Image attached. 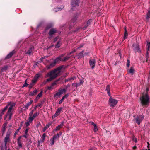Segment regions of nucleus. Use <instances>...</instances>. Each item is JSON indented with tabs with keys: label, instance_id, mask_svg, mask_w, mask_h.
Listing matches in <instances>:
<instances>
[{
	"label": "nucleus",
	"instance_id": "obj_13",
	"mask_svg": "<svg viewBox=\"0 0 150 150\" xmlns=\"http://www.w3.org/2000/svg\"><path fill=\"white\" fill-rule=\"evenodd\" d=\"M133 49L136 52H139L140 50L139 47V44L137 43L133 44Z\"/></svg>",
	"mask_w": 150,
	"mask_h": 150
},
{
	"label": "nucleus",
	"instance_id": "obj_44",
	"mask_svg": "<svg viewBox=\"0 0 150 150\" xmlns=\"http://www.w3.org/2000/svg\"><path fill=\"white\" fill-rule=\"evenodd\" d=\"M34 110H31V111L29 113V117H30L32 116L33 113L34 112Z\"/></svg>",
	"mask_w": 150,
	"mask_h": 150
},
{
	"label": "nucleus",
	"instance_id": "obj_33",
	"mask_svg": "<svg viewBox=\"0 0 150 150\" xmlns=\"http://www.w3.org/2000/svg\"><path fill=\"white\" fill-rule=\"evenodd\" d=\"M135 71V70L134 69L133 67H131L129 70V72L130 73L132 74H133L134 72Z\"/></svg>",
	"mask_w": 150,
	"mask_h": 150
},
{
	"label": "nucleus",
	"instance_id": "obj_15",
	"mask_svg": "<svg viewBox=\"0 0 150 150\" xmlns=\"http://www.w3.org/2000/svg\"><path fill=\"white\" fill-rule=\"evenodd\" d=\"M89 64L92 68L93 69L95 67V61L94 59L90 60H89Z\"/></svg>",
	"mask_w": 150,
	"mask_h": 150
},
{
	"label": "nucleus",
	"instance_id": "obj_48",
	"mask_svg": "<svg viewBox=\"0 0 150 150\" xmlns=\"http://www.w3.org/2000/svg\"><path fill=\"white\" fill-rule=\"evenodd\" d=\"M26 80L24 83V84L22 86V88H23L25 86H27L28 85V84L26 83Z\"/></svg>",
	"mask_w": 150,
	"mask_h": 150
},
{
	"label": "nucleus",
	"instance_id": "obj_63",
	"mask_svg": "<svg viewBox=\"0 0 150 150\" xmlns=\"http://www.w3.org/2000/svg\"><path fill=\"white\" fill-rule=\"evenodd\" d=\"M91 125H94V126H95V125H96L95 124H94L93 122H91Z\"/></svg>",
	"mask_w": 150,
	"mask_h": 150
},
{
	"label": "nucleus",
	"instance_id": "obj_36",
	"mask_svg": "<svg viewBox=\"0 0 150 150\" xmlns=\"http://www.w3.org/2000/svg\"><path fill=\"white\" fill-rule=\"evenodd\" d=\"M55 140L53 138H52L50 139V141L51 142L50 144L51 145H53L54 144L55 142Z\"/></svg>",
	"mask_w": 150,
	"mask_h": 150
},
{
	"label": "nucleus",
	"instance_id": "obj_52",
	"mask_svg": "<svg viewBox=\"0 0 150 150\" xmlns=\"http://www.w3.org/2000/svg\"><path fill=\"white\" fill-rule=\"evenodd\" d=\"M133 140L135 142H137V139L136 138H135L134 137H133Z\"/></svg>",
	"mask_w": 150,
	"mask_h": 150
},
{
	"label": "nucleus",
	"instance_id": "obj_40",
	"mask_svg": "<svg viewBox=\"0 0 150 150\" xmlns=\"http://www.w3.org/2000/svg\"><path fill=\"white\" fill-rule=\"evenodd\" d=\"M50 77L46 81V82H49L51 81L52 80H53V79H54L52 77L50 76Z\"/></svg>",
	"mask_w": 150,
	"mask_h": 150
},
{
	"label": "nucleus",
	"instance_id": "obj_31",
	"mask_svg": "<svg viewBox=\"0 0 150 150\" xmlns=\"http://www.w3.org/2000/svg\"><path fill=\"white\" fill-rule=\"evenodd\" d=\"M62 109V107L59 108L56 112L57 114L58 115H59L60 114L61 112V111Z\"/></svg>",
	"mask_w": 150,
	"mask_h": 150
},
{
	"label": "nucleus",
	"instance_id": "obj_5",
	"mask_svg": "<svg viewBox=\"0 0 150 150\" xmlns=\"http://www.w3.org/2000/svg\"><path fill=\"white\" fill-rule=\"evenodd\" d=\"M39 112H36L34 113L33 116L29 117L26 122H25V125L26 126H28L34 120L35 118L36 117L39 115Z\"/></svg>",
	"mask_w": 150,
	"mask_h": 150
},
{
	"label": "nucleus",
	"instance_id": "obj_11",
	"mask_svg": "<svg viewBox=\"0 0 150 150\" xmlns=\"http://www.w3.org/2000/svg\"><path fill=\"white\" fill-rule=\"evenodd\" d=\"M42 76V74L40 73H38L34 76V79L32 80V82L35 83L38 81V78Z\"/></svg>",
	"mask_w": 150,
	"mask_h": 150
},
{
	"label": "nucleus",
	"instance_id": "obj_8",
	"mask_svg": "<svg viewBox=\"0 0 150 150\" xmlns=\"http://www.w3.org/2000/svg\"><path fill=\"white\" fill-rule=\"evenodd\" d=\"M118 101L117 100L113 98L112 96L110 97L108 104L109 105L112 107H114L117 104Z\"/></svg>",
	"mask_w": 150,
	"mask_h": 150
},
{
	"label": "nucleus",
	"instance_id": "obj_1",
	"mask_svg": "<svg viewBox=\"0 0 150 150\" xmlns=\"http://www.w3.org/2000/svg\"><path fill=\"white\" fill-rule=\"evenodd\" d=\"M15 103L13 102H10L8 103V104L2 110L1 113L4 115V112L7 110L9 106L7 113L5 116L4 119H6L7 116L8 117V120L11 119V117L13 114V107L15 106Z\"/></svg>",
	"mask_w": 150,
	"mask_h": 150
},
{
	"label": "nucleus",
	"instance_id": "obj_30",
	"mask_svg": "<svg viewBox=\"0 0 150 150\" xmlns=\"http://www.w3.org/2000/svg\"><path fill=\"white\" fill-rule=\"evenodd\" d=\"M14 51H13L10 53L6 56V59H8L11 57L14 54Z\"/></svg>",
	"mask_w": 150,
	"mask_h": 150
},
{
	"label": "nucleus",
	"instance_id": "obj_22",
	"mask_svg": "<svg viewBox=\"0 0 150 150\" xmlns=\"http://www.w3.org/2000/svg\"><path fill=\"white\" fill-rule=\"evenodd\" d=\"M20 138H19L18 139V147L19 148H21L22 146V145L21 142L20 141Z\"/></svg>",
	"mask_w": 150,
	"mask_h": 150
},
{
	"label": "nucleus",
	"instance_id": "obj_34",
	"mask_svg": "<svg viewBox=\"0 0 150 150\" xmlns=\"http://www.w3.org/2000/svg\"><path fill=\"white\" fill-rule=\"evenodd\" d=\"M1 150H6L7 148L5 149L4 146V144H1L0 146Z\"/></svg>",
	"mask_w": 150,
	"mask_h": 150
},
{
	"label": "nucleus",
	"instance_id": "obj_62",
	"mask_svg": "<svg viewBox=\"0 0 150 150\" xmlns=\"http://www.w3.org/2000/svg\"><path fill=\"white\" fill-rule=\"evenodd\" d=\"M34 83H33L32 82V83L30 84V86L31 87H32L34 85Z\"/></svg>",
	"mask_w": 150,
	"mask_h": 150
},
{
	"label": "nucleus",
	"instance_id": "obj_23",
	"mask_svg": "<svg viewBox=\"0 0 150 150\" xmlns=\"http://www.w3.org/2000/svg\"><path fill=\"white\" fill-rule=\"evenodd\" d=\"M7 124L5 123L3 125V127L1 129L3 133H4L6 130V127L7 125Z\"/></svg>",
	"mask_w": 150,
	"mask_h": 150
},
{
	"label": "nucleus",
	"instance_id": "obj_56",
	"mask_svg": "<svg viewBox=\"0 0 150 150\" xmlns=\"http://www.w3.org/2000/svg\"><path fill=\"white\" fill-rule=\"evenodd\" d=\"M3 115V113L2 114L1 113L0 114V120H1L2 118V116Z\"/></svg>",
	"mask_w": 150,
	"mask_h": 150
},
{
	"label": "nucleus",
	"instance_id": "obj_4",
	"mask_svg": "<svg viewBox=\"0 0 150 150\" xmlns=\"http://www.w3.org/2000/svg\"><path fill=\"white\" fill-rule=\"evenodd\" d=\"M61 69L62 67H60L52 71L47 74L45 77L51 76L54 79L59 75L61 72Z\"/></svg>",
	"mask_w": 150,
	"mask_h": 150
},
{
	"label": "nucleus",
	"instance_id": "obj_55",
	"mask_svg": "<svg viewBox=\"0 0 150 150\" xmlns=\"http://www.w3.org/2000/svg\"><path fill=\"white\" fill-rule=\"evenodd\" d=\"M62 132H59L58 134H57L58 135V136L59 137L60 136H61L62 134Z\"/></svg>",
	"mask_w": 150,
	"mask_h": 150
},
{
	"label": "nucleus",
	"instance_id": "obj_45",
	"mask_svg": "<svg viewBox=\"0 0 150 150\" xmlns=\"http://www.w3.org/2000/svg\"><path fill=\"white\" fill-rule=\"evenodd\" d=\"M98 130V129L97 127L96 126V125H95L94 126V128H93V131L95 132H96Z\"/></svg>",
	"mask_w": 150,
	"mask_h": 150
},
{
	"label": "nucleus",
	"instance_id": "obj_25",
	"mask_svg": "<svg viewBox=\"0 0 150 150\" xmlns=\"http://www.w3.org/2000/svg\"><path fill=\"white\" fill-rule=\"evenodd\" d=\"M68 96V94L65 95L64 96H63L61 100L59 101V104H61L63 100L66 98Z\"/></svg>",
	"mask_w": 150,
	"mask_h": 150
},
{
	"label": "nucleus",
	"instance_id": "obj_10",
	"mask_svg": "<svg viewBox=\"0 0 150 150\" xmlns=\"http://www.w3.org/2000/svg\"><path fill=\"white\" fill-rule=\"evenodd\" d=\"M66 91V90L65 89H59L58 90V92L54 95V97H55L57 96H59L61 94L65 92Z\"/></svg>",
	"mask_w": 150,
	"mask_h": 150
},
{
	"label": "nucleus",
	"instance_id": "obj_47",
	"mask_svg": "<svg viewBox=\"0 0 150 150\" xmlns=\"http://www.w3.org/2000/svg\"><path fill=\"white\" fill-rule=\"evenodd\" d=\"M127 67H129L130 65V61L129 60H127Z\"/></svg>",
	"mask_w": 150,
	"mask_h": 150
},
{
	"label": "nucleus",
	"instance_id": "obj_16",
	"mask_svg": "<svg viewBox=\"0 0 150 150\" xmlns=\"http://www.w3.org/2000/svg\"><path fill=\"white\" fill-rule=\"evenodd\" d=\"M64 121H62L61 122V123L59 125L54 129V131H57L58 130H59L64 125Z\"/></svg>",
	"mask_w": 150,
	"mask_h": 150
},
{
	"label": "nucleus",
	"instance_id": "obj_50",
	"mask_svg": "<svg viewBox=\"0 0 150 150\" xmlns=\"http://www.w3.org/2000/svg\"><path fill=\"white\" fill-rule=\"evenodd\" d=\"M106 90L107 91H110V86L109 85L107 86Z\"/></svg>",
	"mask_w": 150,
	"mask_h": 150
},
{
	"label": "nucleus",
	"instance_id": "obj_21",
	"mask_svg": "<svg viewBox=\"0 0 150 150\" xmlns=\"http://www.w3.org/2000/svg\"><path fill=\"white\" fill-rule=\"evenodd\" d=\"M51 123H49L43 128L42 131L43 132H45L47 128L51 125Z\"/></svg>",
	"mask_w": 150,
	"mask_h": 150
},
{
	"label": "nucleus",
	"instance_id": "obj_61",
	"mask_svg": "<svg viewBox=\"0 0 150 150\" xmlns=\"http://www.w3.org/2000/svg\"><path fill=\"white\" fill-rule=\"evenodd\" d=\"M54 116H55V117H57L59 115L57 114L56 113H55V114L54 115Z\"/></svg>",
	"mask_w": 150,
	"mask_h": 150
},
{
	"label": "nucleus",
	"instance_id": "obj_41",
	"mask_svg": "<svg viewBox=\"0 0 150 150\" xmlns=\"http://www.w3.org/2000/svg\"><path fill=\"white\" fill-rule=\"evenodd\" d=\"M52 25H53L52 24H48L46 27V29H48L49 28H50L51 27H52Z\"/></svg>",
	"mask_w": 150,
	"mask_h": 150
},
{
	"label": "nucleus",
	"instance_id": "obj_7",
	"mask_svg": "<svg viewBox=\"0 0 150 150\" xmlns=\"http://www.w3.org/2000/svg\"><path fill=\"white\" fill-rule=\"evenodd\" d=\"M11 132L10 131H8L6 134L5 137L4 139V146L5 149L7 148V144L8 142H9L10 141V138Z\"/></svg>",
	"mask_w": 150,
	"mask_h": 150
},
{
	"label": "nucleus",
	"instance_id": "obj_17",
	"mask_svg": "<svg viewBox=\"0 0 150 150\" xmlns=\"http://www.w3.org/2000/svg\"><path fill=\"white\" fill-rule=\"evenodd\" d=\"M147 53L146 55V58L147 59L149 58V51L150 52V42H147Z\"/></svg>",
	"mask_w": 150,
	"mask_h": 150
},
{
	"label": "nucleus",
	"instance_id": "obj_14",
	"mask_svg": "<svg viewBox=\"0 0 150 150\" xmlns=\"http://www.w3.org/2000/svg\"><path fill=\"white\" fill-rule=\"evenodd\" d=\"M84 52L83 51H82L81 52L79 53L78 55H76L75 57L73 56L72 54L73 53L71 54V57H72V58H75V57H76L78 59H81L83 57V52Z\"/></svg>",
	"mask_w": 150,
	"mask_h": 150
},
{
	"label": "nucleus",
	"instance_id": "obj_32",
	"mask_svg": "<svg viewBox=\"0 0 150 150\" xmlns=\"http://www.w3.org/2000/svg\"><path fill=\"white\" fill-rule=\"evenodd\" d=\"M125 34H124V39H126L127 38V36L128 34L127 33V31L125 27Z\"/></svg>",
	"mask_w": 150,
	"mask_h": 150
},
{
	"label": "nucleus",
	"instance_id": "obj_39",
	"mask_svg": "<svg viewBox=\"0 0 150 150\" xmlns=\"http://www.w3.org/2000/svg\"><path fill=\"white\" fill-rule=\"evenodd\" d=\"M146 18L147 19H148L149 18H150V9L149 11L147 13Z\"/></svg>",
	"mask_w": 150,
	"mask_h": 150
},
{
	"label": "nucleus",
	"instance_id": "obj_58",
	"mask_svg": "<svg viewBox=\"0 0 150 150\" xmlns=\"http://www.w3.org/2000/svg\"><path fill=\"white\" fill-rule=\"evenodd\" d=\"M107 93H108V95L109 96H110H110H110V91H107Z\"/></svg>",
	"mask_w": 150,
	"mask_h": 150
},
{
	"label": "nucleus",
	"instance_id": "obj_6",
	"mask_svg": "<svg viewBox=\"0 0 150 150\" xmlns=\"http://www.w3.org/2000/svg\"><path fill=\"white\" fill-rule=\"evenodd\" d=\"M140 100L142 104L143 105H147L149 103V96L147 94L143 95L141 98Z\"/></svg>",
	"mask_w": 150,
	"mask_h": 150
},
{
	"label": "nucleus",
	"instance_id": "obj_20",
	"mask_svg": "<svg viewBox=\"0 0 150 150\" xmlns=\"http://www.w3.org/2000/svg\"><path fill=\"white\" fill-rule=\"evenodd\" d=\"M91 22V20L90 19L86 23H85V26L83 28V29L84 30H85L87 26H88L89 25H90V23Z\"/></svg>",
	"mask_w": 150,
	"mask_h": 150
},
{
	"label": "nucleus",
	"instance_id": "obj_42",
	"mask_svg": "<svg viewBox=\"0 0 150 150\" xmlns=\"http://www.w3.org/2000/svg\"><path fill=\"white\" fill-rule=\"evenodd\" d=\"M59 137L58 135L57 134L56 135H54L52 138H53L54 140H56L57 139L59 138Z\"/></svg>",
	"mask_w": 150,
	"mask_h": 150
},
{
	"label": "nucleus",
	"instance_id": "obj_64",
	"mask_svg": "<svg viewBox=\"0 0 150 150\" xmlns=\"http://www.w3.org/2000/svg\"><path fill=\"white\" fill-rule=\"evenodd\" d=\"M28 134H25L23 136V137H25V138H27V135Z\"/></svg>",
	"mask_w": 150,
	"mask_h": 150
},
{
	"label": "nucleus",
	"instance_id": "obj_12",
	"mask_svg": "<svg viewBox=\"0 0 150 150\" xmlns=\"http://www.w3.org/2000/svg\"><path fill=\"white\" fill-rule=\"evenodd\" d=\"M144 118V117L142 116H139L135 118L136 121V122L139 125L140 122L142 121Z\"/></svg>",
	"mask_w": 150,
	"mask_h": 150
},
{
	"label": "nucleus",
	"instance_id": "obj_2",
	"mask_svg": "<svg viewBox=\"0 0 150 150\" xmlns=\"http://www.w3.org/2000/svg\"><path fill=\"white\" fill-rule=\"evenodd\" d=\"M15 103L13 102H10L8 103V104L2 110L1 113L4 115V112L7 110L9 106L7 113L5 116L4 119H6L7 116L8 117V120L11 119V117L13 114V107L15 106Z\"/></svg>",
	"mask_w": 150,
	"mask_h": 150
},
{
	"label": "nucleus",
	"instance_id": "obj_37",
	"mask_svg": "<svg viewBox=\"0 0 150 150\" xmlns=\"http://www.w3.org/2000/svg\"><path fill=\"white\" fill-rule=\"evenodd\" d=\"M33 48L32 47L30 48L29 50L28 51L27 53L29 55H30L32 51Z\"/></svg>",
	"mask_w": 150,
	"mask_h": 150
},
{
	"label": "nucleus",
	"instance_id": "obj_3",
	"mask_svg": "<svg viewBox=\"0 0 150 150\" xmlns=\"http://www.w3.org/2000/svg\"><path fill=\"white\" fill-rule=\"evenodd\" d=\"M76 51V49H74L70 52L68 53L67 56L64 58H62V57L64 56V54H62L61 55L55 59L53 62L54 63L55 65L57 63L59 62L60 61H65L68 60L71 57L72 55H71V54L73 53H74Z\"/></svg>",
	"mask_w": 150,
	"mask_h": 150
},
{
	"label": "nucleus",
	"instance_id": "obj_29",
	"mask_svg": "<svg viewBox=\"0 0 150 150\" xmlns=\"http://www.w3.org/2000/svg\"><path fill=\"white\" fill-rule=\"evenodd\" d=\"M8 68V67L7 66L4 67L1 69V72H2L6 71L7 69Z\"/></svg>",
	"mask_w": 150,
	"mask_h": 150
},
{
	"label": "nucleus",
	"instance_id": "obj_57",
	"mask_svg": "<svg viewBox=\"0 0 150 150\" xmlns=\"http://www.w3.org/2000/svg\"><path fill=\"white\" fill-rule=\"evenodd\" d=\"M41 104H38L36 106V107H40L41 106Z\"/></svg>",
	"mask_w": 150,
	"mask_h": 150
},
{
	"label": "nucleus",
	"instance_id": "obj_59",
	"mask_svg": "<svg viewBox=\"0 0 150 150\" xmlns=\"http://www.w3.org/2000/svg\"><path fill=\"white\" fill-rule=\"evenodd\" d=\"M57 39H58L57 37L55 38L54 39V42H55L57 40Z\"/></svg>",
	"mask_w": 150,
	"mask_h": 150
},
{
	"label": "nucleus",
	"instance_id": "obj_54",
	"mask_svg": "<svg viewBox=\"0 0 150 150\" xmlns=\"http://www.w3.org/2000/svg\"><path fill=\"white\" fill-rule=\"evenodd\" d=\"M18 131H16L14 134V136L15 137L18 134Z\"/></svg>",
	"mask_w": 150,
	"mask_h": 150
},
{
	"label": "nucleus",
	"instance_id": "obj_46",
	"mask_svg": "<svg viewBox=\"0 0 150 150\" xmlns=\"http://www.w3.org/2000/svg\"><path fill=\"white\" fill-rule=\"evenodd\" d=\"M72 79H74V78H70L68 79H66L65 80L66 82H68Z\"/></svg>",
	"mask_w": 150,
	"mask_h": 150
},
{
	"label": "nucleus",
	"instance_id": "obj_19",
	"mask_svg": "<svg viewBox=\"0 0 150 150\" xmlns=\"http://www.w3.org/2000/svg\"><path fill=\"white\" fill-rule=\"evenodd\" d=\"M57 32V30L56 29H52L50 30L49 32V35L50 36Z\"/></svg>",
	"mask_w": 150,
	"mask_h": 150
},
{
	"label": "nucleus",
	"instance_id": "obj_28",
	"mask_svg": "<svg viewBox=\"0 0 150 150\" xmlns=\"http://www.w3.org/2000/svg\"><path fill=\"white\" fill-rule=\"evenodd\" d=\"M42 91L40 92L39 93L35 99V100H38L42 96Z\"/></svg>",
	"mask_w": 150,
	"mask_h": 150
},
{
	"label": "nucleus",
	"instance_id": "obj_18",
	"mask_svg": "<svg viewBox=\"0 0 150 150\" xmlns=\"http://www.w3.org/2000/svg\"><path fill=\"white\" fill-rule=\"evenodd\" d=\"M55 65V64L53 62L52 63L49 65L46 66L45 68V69L46 70H48L53 67Z\"/></svg>",
	"mask_w": 150,
	"mask_h": 150
},
{
	"label": "nucleus",
	"instance_id": "obj_26",
	"mask_svg": "<svg viewBox=\"0 0 150 150\" xmlns=\"http://www.w3.org/2000/svg\"><path fill=\"white\" fill-rule=\"evenodd\" d=\"M38 92V91L37 90H35L33 91V92H31L30 93V95L31 96H33L35 95H36L37 92Z\"/></svg>",
	"mask_w": 150,
	"mask_h": 150
},
{
	"label": "nucleus",
	"instance_id": "obj_27",
	"mask_svg": "<svg viewBox=\"0 0 150 150\" xmlns=\"http://www.w3.org/2000/svg\"><path fill=\"white\" fill-rule=\"evenodd\" d=\"M33 102V100H31L30 102H28L26 105H25L24 106L25 108L26 109H28V106H29L32 104Z\"/></svg>",
	"mask_w": 150,
	"mask_h": 150
},
{
	"label": "nucleus",
	"instance_id": "obj_35",
	"mask_svg": "<svg viewBox=\"0 0 150 150\" xmlns=\"http://www.w3.org/2000/svg\"><path fill=\"white\" fill-rule=\"evenodd\" d=\"M46 135L45 133H44L42 135V139L41 141V142H43L44 141L45 139V138L46 137Z\"/></svg>",
	"mask_w": 150,
	"mask_h": 150
},
{
	"label": "nucleus",
	"instance_id": "obj_60",
	"mask_svg": "<svg viewBox=\"0 0 150 150\" xmlns=\"http://www.w3.org/2000/svg\"><path fill=\"white\" fill-rule=\"evenodd\" d=\"M54 116H55V117H57L59 115L57 114L56 113H55V114L54 115Z\"/></svg>",
	"mask_w": 150,
	"mask_h": 150
},
{
	"label": "nucleus",
	"instance_id": "obj_38",
	"mask_svg": "<svg viewBox=\"0 0 150 150\" xmlns=\"http://www.w3.org/2000/svg\"><path fill=\"white\" fill-rule=\"evenodd\" d=\"M60 43L59 41H58L57 44L55 45V47L56 48H58L60 46Z\"/></svg>",
	"mask_w": 150,
	"mask_h": 150
},
{
	"label": "nucleus",
	"instance_id": "obj_53",
	"mask_svg": "<svg viewBox=\"0 0 150 150\" xmlns=\"http://www.w3.org/2000/svg\"><path fill=\"white\" fill-rule=\"evenodd\" d=\"M57 85V82H54L52 83L51 85L53 86H55Z\"/></svg>",
	"mask_w": 150,
	"mask_h": 150
},
{
	"label": "nucleus",
	"instance_id": "obj_24",
	"mask_svg": "<svg viewBox=\"0 0 150 150\" xmlns=\"http://www.w3.org/2000/svg\"><path fill=\"white\" fill-rule=\"evenodd\" d=\"M64 7L63 6H61L60 7H59L58 8H56L54 10V11L56 12L58 11H60L64 8Z\"/></svg>",
	"mask_w": 150,
	"mask_h": 150
},
{
	"label": "nucleus",
	"instance_id": "obj_51",
	"mask_svg": "<svg viewBox=\"0 0 150 150\" xmlns=\"http://www.w3.org/2000/svg\"><path fill=\"white\" fill-rule=\"evenodd\" d=\"M29 130L28 128H27L25 130V134H28V132Z\"/></svg>",
	"mask_w": 150,
	"mask_h": 150
},
{
	"label": "nucleus",
	"instance_id": "obj_9",
	"mask_svg": "<svg viewBox=\"0 0 150 150\" xmlns=\"http://www.w3.org/2000/svg\"><path fill=\"white\" fill-rule=\"evenodd\" d=\"M79 3V0H72L71 2V8L73 9V7L78 6Z\"/></svg>",
	"mask_w": 150,
	"mask_h": 150
},
{
	"label": "nucleus",
	"instance_id": "obj_43",
	"mask_svg": "<svg viewBox=\"0 0 150 150\" xmlns=\"http://www.w3.org/2000/svg\"><path fill=\"white\" fill-rule=\"evenodd\" d=\"M77 16H76L72 20V22L73 23H74L77 19Z\"/></svg>",
	"mask_w": 150,
	"mask_h": 150
},
{
	"label": "nucleus",
	"instance_id": "obj_49",
	"mask_svg": "<svg viewBox=\"0 0 150 150\" xmlns=\"http://www.w3.org/2000/svg\"><path fill=\"white\" fill-rule=\"evenodd\" d=\"M53 88H54L53 86L52 85L48 87V89L49 90H50L52 89H53Z\"/></svg>",
	"mask_w": 150,
	"mask_h": 150
}]
</instances>
